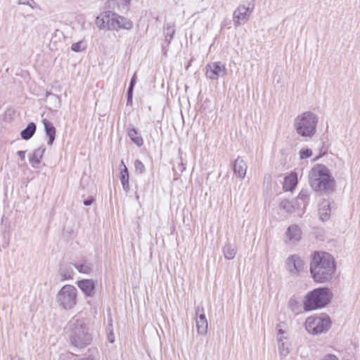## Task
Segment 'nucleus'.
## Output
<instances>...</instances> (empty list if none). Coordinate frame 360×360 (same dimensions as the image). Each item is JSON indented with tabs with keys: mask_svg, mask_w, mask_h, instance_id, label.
<instances>
[{
	"mask_svg": "<svg viewBox=\"0 0 360 360\" xmlns=\"http://www.w3.org/2000/svg\"><path fill=\"white\" fill-rule=\"evenodd\" d=\"M335 271L333 257L327 252H315L310 264V272L314 281L326 283L332 280Z\"/></svg>",
	"mask_w": 360,
	"mask_h": 360,
	"instance_id": "1",
	"label": "nucleus"
},
{
	"mask_svg": "<svg viewBox=\"0 0 360 360\" xmlns=\"http://www.w3.org/2000/svg\"><path fill=\"white\" fill-rule=\"evenodd\" d=\"M309 182L314 191L327 193L333 192L335 185L329 169L322 164H316L311 169Z\"/></svg>",
	"mask_w": 360,
	"mask_h": 360,
	"instance_id": "2",
	"label": "nucleus"
},
{
	"mask_svg": "<svg viewBox=\"0 0 360 360\" xmlns=\"http://www.w3.org/2000/svg\"><path fill=\"white\" fill-rule=\"evenodd\" d=\"M317 123V115L312 112L306 111L294 119L293 127L300 136L310 138L316 133Z\"/></svg>",
	"mask_w": 360,
	"mask_h": 360,
	"instance_id": "3",
	"label": "nucleus"
},
{
	"mask_svg": "<svg viewBox=\"0 0 360 360\" xmlns=\"http://www.w3.org/2000/svg\"><path fill=\"white\" fill-rule=\"evenodd\" d=\"M333 294L328 288H319L309 292L304 301L305 311H312L326 306L332 299Z\"/></svg>",
	"mask_w": 360,
	"mask_h": 360,
	"instance_id": "4",
	"label": "nucleus"
},
{
	"mask_svg": "<svg viewBox=\"0 0 360 360\" xmlns=\"http://www.w3.org/2000/svg\"><path fill=\"white\" fill-rule=\"evenodd\" d=\"M69 328L71 330L70 340L75 347H84L90 343L91 337L83 321L73 318L70 321Z\"/></svg>",
	"mask_w": 360,
	"mask_h": 360,
	"instance_id": "5",
	"label": "nucleus"
},
{
	"mask_svg": "<svg viewBox=\"0 0 360 360\" xmlns=\"http://www.w3.org/2000/svg\"><path fill=\"white\" fill-rule=\"evenodd\" d=\"M304 327L306 330L311 335L325 333L331 327V320L326 314L311 316L306 319Z\"/></svg>",
	"mask_w": 360,
	"mask_h": 360,
	"instance_id": "6",
	"label": "nucleus"
},
{
	"mask_svg": "<svg viewBox=\"0 0 360 360\" xmlns=\"http://www.w3.org/2000/svg\"><path fill=\"white\" fill-rule=\"evenodd\" d=\"M77 290L72 285H65L56 295V302L63 309L69 310L77 304Z\"/></svg>",
	"mask_w": 360,
	"mask_h": 360,
	"instance_id": "7",
	"label": "nucleus"
},
{
	"mask_svg": "<svg viewBox=\"0 0 360 360\" xmlns=\"http://www.w3.org/2000/svg\"><path fill=\"white\" fill-rule=\"evenodd\" d=\"M255 6L252 3L248 5L240 4L233 13V21L234 25L238 27L242 24L247 22L252 15Z\"/></svg>",
	"mask_w": 360,
	"mask_h": 360,
	"instance_id": "8",
	"label": "nucleus"
},
{
	"mask_svg": "<svg viewBox=\"0 0 360 360\" xmlns=\"http://www.w3.org/2000/svg\"><path fill=\"white\" fill-rule=\"evenodd\" d=\"M116 13L111 11H104L100 13L96 18V25L100 30H112L114 20L116 17Z\"/></svg>",
	"mask_w": 360,
	"mask_h": 360,
	"instance_id": "9",
	"label": "nucleus"
},
{
	"mask_svg": "<svg viewBox=\"0 0 360 360\" xmlns=\"http://www.w3.org/2000/svg\"><path fill=\"white\" fill-rule=\"evenodd\" d=\"M226 74V68L220 62L211 63L205 66V75L210 79L217 80L220 76H224Z\"/></svg>",
	"mask_w": 360,
	"mask_h": 360,
	"instance_id": "10",
	"label": "nucleus"
},
{
	"mask_svg": "<svg viewBox=\"0 0 360 360\" xmlns=\"http://www.w3.org/2000/svg\"><path fill=\"white\" fill-rule=\"evenodd\" d=\"M305 263L296 255L290 256L286 261V268L290 274L297 276L304 268Z\"/></svg>",
	"mask_w": 360,
	"mask_h": 360,
	"instance_id": "11",
	"label": "nucleus"
},
{
	"mask_svg": "<svg viewBox=\"0 0 360 360\" xmlns=\"http://www.w3.org/2000/svg\"><path fill=\"white\" fill-rule=\"evenodd\" d=\"M195 315H196V326L198 334L200 335H205L207 332V320L205 317L204 309L202 307H197L195 309Z\"/></svg>",
	"mask_w": 360,
	"mask_h": 360,
	"instance_id": "12",
	"label": "nucleus"
},
{
	"mask_svg": "<svg viewBox=\"0 0 360 360\" xmlns=\"http://www.w3.org/2000/svg\"><path fill=\"white\" fill-rule=\"evenodd\" d=\"M77 286L87 297H94L95 295L96 284L92 279H83L77 282Z\"/></svg>",
	"mask_w": 360,
	"mask_h": 360,
	"instance_id": "13",
	"label": "nucleus"
},
{
	"mask_svg": "<svg viewBox=\"0 0 360 360\" xmlns=\"http://www.w3.org/2000/svg\"><path fill=\"white\" fill-rule=\"evenodd\" d=\"M133 28V22L131 20L116 14L115 19L114 20L113 26H112L111 30L118 31L120 29L130 30Z\"/></svg>",
	"mask_w": 360,
	"mask_h": 360,
	"instance_id": "14",
	"label": "nucleus"
},
{
	"mask_svg": "<svg viewBox=\"0 0 360 360\" xmlns=\"http://www.w3.org/2000/svg\"><path fill=\"white\" fill-rule=\"evenodd\" d=\"M247 165L240 157H238L233 164L234 174L240 179H244L247 172Z\"/></svg>",
	"mask_w": 360,
	"mask_h": 360,
	"instance_id": "15",
	"label": "nucleus"
},
{
	"mask_svg": "<svg viewBox=\"0 0 360 360\" xmlns=\"http://www.w3.org/2000/svg\"><path fill=\"white\" fill-rule=\"evenodd\" d=\"M74 264L71 263L60 265L59 269V275L62 281L70 280L74 276Z\"/></svg>",
	"mask_w": 360,
	"mask_h": 360,
	"instance_id": "16",
	"label": "nucleus"
},
{
	"mask_svg": "<svg viewBox=\"0 0 360 360\" xmlns=\"http://www.w3.org/2000/svg\"><path fill=\"white\" fill-rule=\"evenodd\" d=\"M297 184V175L295 172H292L284 179L283 188L285 191H292Z\"/></svg>",
	"mask_w": 360,
	"mask_h": 360,
	"instance_id": "17",
	"label": "nucleus"
},
{
	"mask_svg": "<svg viewBox=\"0 0 360 360\" xmlns=\"http://www.w3.org/2000/svg\"><path fill=\"white\" fill-rule=\"evenodd\" d=\"M319 213L322 221L328 219L330 214V204L327 200H323L319 204Z\"/></svg>",
	"mask_w": 360,
	"mask_h": 360,
	"instance_id": "18",
	"label": "nucleus"
},
{
	"mask_svg": "<svg viewBox=\"0 0 360 360\" xmlns=\"http://www.w3.org/2000/svg\"><path fill=\"white\" fill-rule=\"evenodd\" d=\"M43 124L44 125L46 134L49 137L47 143L49 146H51L55 139L56 128L53 127V124L47 120H44Z\"/></svg>",
	"mask_w": 360,
	"mask_h": 360,
	"instance_id": "19",
	"label": "nucleus"
},
{
	"mask_svg": "<svg viewBox=\"0 0 360 360\" xmlns=\"http://www.w3.org/2000/svg\"><path fill=\"white\" fill-rule=\"evenodd\" d=\"M74 266L79 272L85 274H90L93 271V264L86 260L77 262Z\"/></svg>",
	"mask_w": 360,
	"mask_h": 360,
	"instance_id": "20",
	"label": "nucleus"
},
{
	"mask_svg": "<svg viewBox=\"0 0 360 360\" xmlns=\"http://www.w3.org/2000/svg\"><path fill=\"white\" fill-rule=\"evenodd\" d=\"M45 148L40 147L34 150V152L30 155L29 161L30 162L33 167H36L41 162V159L45 152Z\"/></svg>",
	"mask_w": 360,
	"mask_h": 360,
	"instance_id": "21",
	"label": "nucleus"
},
{
	"mask_svg": "<svg viewBox=\"0 0 360 360\" xmlns=\"http://www.w3.org/2000/svg\"><path fill=\"white\" fill-rule=\"evenodd\" d=\"M129 2L130 0H109L108 7L122 11L127 9Z\"/></svg>",
	"mask_w": 360,
	"mask_h": 360,
	"instance_id": "22",
	"label": "nucleus"
},
{
	"mask_svg": "<svg viewBox=\"0 0 360 360\" xmlns=\"http://www.w3.org/2000/svg\"><path fill=\"white\" fill-rule=\"evenodd\" d=\"M121 165L124 167L123 169H121V172H120L121 184L122 185L123 189L126 192H128L129 191V176L128 169H127L126 165H124L123 160H122Z\"/></svg>",
	"mask_w": 360,
	"mask_h": 360,
	"instance_id": "23",
	"label": "nucleus"
},
{
	"mask_svg": "<svg viewBox=\"0 0 360 360\" xmlns=\"http://www.w3.org/2000/svg\"><path fill=\"white\" fill-rule=\"evenodd\" d=\"M301 230L297 225L289 226L286 232L287 237L289 240L295 242L301 238Z\"/></svg>",
	"mask_w": 360,
	"mask_h": 360,
	"instance_id": "24",
	"label": "nucleus"
},
{
	"mask_svg": "<svg viewBox=\"0 0 360 360\" xmlns=\"http://www.w3.org/2000/svg\"><path fill=\"white\" fill-rule=\"evenodd\" d=\"M128 135L130 139L138 146H141L143 144L142 137L139 135L138 130L136 129L135 128H129Z\"/></svg>",
	"mask_w": 360,
	"mask_h": 360,
	"instance_id": "25",
	"label": "nucleus"
},
{
	"mask_svg": "<svg viewBox=\"0 0 360 360\" xmlns=\"http://www.w3.org/2000/svg\"><path fill=\"white\" fill-rule=\"evenodd\" d=\"M36 124L34 122L28 124L27 127L20 132V136L24 140H29L35 133Z\"/></svg>",
	"mask_w": 360,
	"mask_h": 360,
	"instance_id": "26",
	"label": "nucleus"
},
{
	"mask_svg": "<svg viewBox=\"0 0 360 360\" xmlns=\"http://www.w3.org/2000/svg\"><path fill=\"white\" fill-rule=\"evenodd\" d=\"M224 256L226 259H233L236 254V248L231 244H226L223 248Z\"/></svg>",
	"mask_w": 360,
	"mask_h": 360,
	"instance_id": "27",
	"label": "nucleus"
},
{
	"mask_svg": "<svg viewBox=\"0 0 360 360\" xmlns=\"http://www.w3.org/2000/svg\"><path fill=\"white\" fill-rule=\"evenodd\" d=\"M48 101L51 105L50 108L56 110L60 108L61 101L59 96L53 94H49L48 96Z\"/></svg>",
	"mask_w": 360,
	"mask_h": 360,
	"instance_id": "28",
	"label": "nucleus"
},
{
	"mask_svg": "<svg viewBox=\"0 0 360 360\" xmlns=\"http://www.w3.org/2000/svg\"><path fill=\"white\" fill-rule=\"evenodd\" d=\"M278 352L281 356H286L290 352V343L288 341L278 342Z\"/></svg>",
	"mask_w": 360,
	"mask_h": 360,
	"instance_id": "29",
	"label": "nucleus"
},
{
	"mask_svg": "<svg viewBox=\"0 0 360 360\" xmlns=\"http://www.w3.org/2000/svg\"><path fill=\"white\" fill-rule=\"evenodd\" d=\"M86 48L87 44L84 39L73 43L71 46V50L74 52H81L86 50Z\"/></svg>",
	"mask_w": 360,
	"mask_h": 360,
	"instance_id": "30",
	"label": "nucleus"
},
{
	"mask_svg": "<svg viewBox=\"0 0 360 360\" xmlns=\"http://www.w3.org/2000/svg\"><path fill=\"white\" fill-rule=\"evenodd\" d=\"M174 25L167 24L165 27L164 28V34L165 35L166 40L169 43L172 39L173 36L175 33V30L174 28Z\"/></svg>",
	"mask_w": 360,
	"mask_h": 360,
	"instance_id": "31",
	"label": "nucleus"
},
{
	"mask_svg": "<svg viewBox=\"0 0 360 360\" xmlns=\"http://www.w3.org/2000/svg\"><path fill=\"white\" fill-rule=\"evenodd\" d=\"M281 208H282L283 210L286 211L287 212L291 213L295 211V205L294 203L292 201L284 200H282L280 204Z\"/></svg>",
	"mask_w": 360,
	"mask_h": 360,
	"instance_id": "32",
	"label": "nucleus"
},
{
	"mask_svg": "<svg viewBox=\"0 0 360 360\" xmlns=\"http://www.w3.org/2000/svg\"><path fill=\"white\" fill-rule=\"evenodd\" d=\"M309 195H310V192L308 189H302L300 192V193L297 198V200L302 201L304 207H305L308 202L309 199Z\"/></svg>",
	"mask_w": 360,
	"mask_h": 360,
	"instance_id": "33",
	"label": "nucleus"
},
{
	"mask_svg": "<svg viewBox=\"0 0 360 360\" xmlns=\"http://www.w3.org/2000/svg\"><path fill=\"white\" fill-rule=\"evenodd\" d=\"M281 325H278V333H277V341H288V335L287 331L282 329Z\"/></svg>",
	"mask_w": 360,
	"mask_h": 360,
	"instance_id": "34",
	"label": "nucleus"
},
{
	"mask_svg": "<svg viewBox=\"0 0 360 360\" xmlns=\"http://www.w3.org/2000/svg\"><path fill=\"white\" fill-rule=\"evenodd\" d=\"M134 167H135L136 171L139 172L140 174L143 173L145 171V166L143 164V162L139 160H136L135 161Z\"/></svg>",
	"mask_w": 360,
	"mask_h": 360,
	"instance_id": "35",
	"label": "nucleus"
},
{
	"mask_svg": "<svg viewBox=\"0 0 360 360\" xmlns=\"http://www.w3.org/2000/svg\"><path fill=\"white\" fill-rule=\"evenodd\" d=\"M301 159L309 158L312 155V151L310 149H302L300 152Z\"/></svg>",
	"mask_w": 360,
	"mask_h": 360,
	"instance_id": "36",
	"label": "nucleus"
},
{
	"mask_svg": "<svg viewBox=\"0 0 360 360\" xmlns=\"http://www.w3.org/2000/svg\"><path fill=\"white\" fill-rule=\"evenodd\" d=\"M319 360H339V359L335 355L329 354L323 356Z\"/></svg>",
	"mask_w": 360,
	"mask_h": 360,
	"instance_id": "37",
	"label": "nucleus"
},
{
	"mask_svg": "<svg viewBox=\"0 0 360 360\" xmlns=\"http://www.w3.org/2000/svg\"><path fill=\"white\" fill-rule=\"evenodd\" d=\"M108 340L110 343H113L115 342L114 334L112 330L108 333Z\"/></svg>",
	"mask_w": 360,
	"mask_h": 360,
	"instance_id": "38",
	"label": "nucleus"
},
{
	"mask_svg": "<svg viewBox=\"0 0 360 360\" xmlns=\"http://www.w3.org/2000/svg\"><path fill=\"white\" fill-rule=\"evenodd\" d=\"M17 154L19 156V158H20L21 161L25 160V151L19 150V151L17 152Z\"/></svg>",
	"mask_w": 360,
	"mask_h": 360,
	"instance_id": "39",
	"label": "nucleus"
},
{
	"mask_svg": "<svg viewBox=\"0 0 360 360\" xmlns=\"http://www.w3.org/2000/svg\"><path fill=\"white\" fill-rule=\"evenodd\" d=\"M94 200H95V199L94 198H90L84 201V205L86 206L91 205L94 202Z\"/></svg>",
	"mask_w": 360,
	"mask_h": 360,
	"instance_id": "40",
	"label": "nucleus"
},
{
	"mask_svg": "<svg viewBox=\"0 0 360 360\" xmlns=\"http://www.w3.org/2000/svg\"><path fill=\"white\" fill-rule=\"evenodd\" d=\"M289 303H290V305L292 309L295 310V307L297 305V302L295 300L291 299L290 300Z\"/></svg>",
	"mask_w": 360,
	"mask_h": 360,
	"instance_id": "41",
	"label": "nucleus"
},
{
	"mask_svg": "<svg viewBox=\"0 0 360 360\" xmlns=\"http://www.w3.org/2000/svg\"><path fill=\"white\" fill-rule=\"evenodd\" d=\"M136 82V73L133 75L129 86H134Z\"/></svg>",
	"mask_w": 360,
	"mask_h": 360,
	"instance_id": "42",
	"label": "nucleus"
},
{
	"mask_svg": "<svg viewBox=\"0 0 360 360\" xmlns=\"http://www.w3.org/2000/svg\"><path fill=\"white\" fill-rule=\"evenodd\" d=\"M20 4H27L30 6L31 7H33L32 4H30V1L34 2L33 0H19Z\"/></svg>",
	"mask_w": 360,
	"mask_h": 360,
	"instance_id": "43",
	"label": "nucleus"
},
{
	"mask_svg": "<svg viewBox=\"0 0 360 360\" xmlns=\"http://www.w3.org/2000/svg\"><path fill=\"white\" fill-rule=\"evenodd\" d=\"M134 86H129L127 91V96H133V89Z\"/></svg>",
	"mask_w": 360,
	"mask_h": 360,
	"instance_id": "44",
	"label": "nucleus"
},
{
	"mask_svg": "<svg viewBox=\"0 0 360 360\" xmlns=\"http://www.w3.org/2000/svg\"><path fill=\"white\" fill-rule=\"evenodd\" d=\"M132 96H127V105L131 104L132 103Z\"/></svg>",
	"mask_w": 360,
	"mask_h": 360,
	"instance_id": "45",
	"label": "nucleus"
}]
</instances>
